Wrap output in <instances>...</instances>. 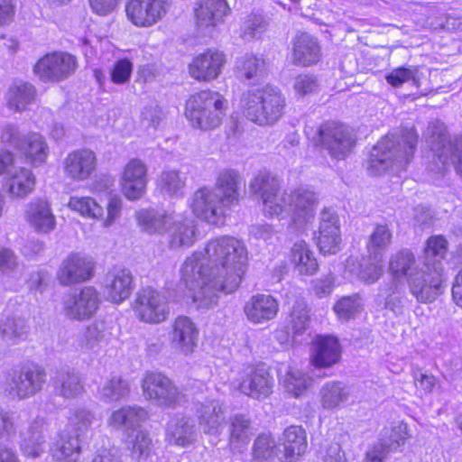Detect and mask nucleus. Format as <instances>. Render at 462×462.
Wrapping results in <instances>:
<instances>
[{"instance_id": "obj_1", "label": "nucleus", "mask_w": 462, "mask_h": 462, "mask_svg": "<svg viewBox=\"0 0 462 462\" xmlns=\"http://www.w3.org/2000/svg\"><path fill=\"white\" fill-rule=\"evenodd\" d=\"M247 261L244 243L229 236L211 239L203 251L187 257L180 276L197 308H213L218 302L219 292L228 294L236 291Z\"/></svg>"}, {"instance_id": "obj_2", "label": "nucleus", "mask_w": 462, "mask_h": 462, "mask_svg": "<svg viewBox=\"0 0 462 462\" xmlns=\"http://www.w3.org/2000/svg\"><path fill=\"white\" fill-rule=\"evenodd\" d=\"M418 141L419 134L413 126L385 135L372 149L367 161L368 173L379 176L388 170H404L413 158Z\"/></svg>"}, {"instance_id": "obj_3", "label": "nucleus", "mask_w": 462, "mask_h": 462, "mask_svg": "<svg viewBox=\"0 0 462 462\" xmlns=\"http://www.w3.org/2000/svg\"><path fill=\"white\" fill-rule=\"evenodd\" d=\"M285 97L275 87L265 86L245 92L241 97V106L245 116L259 125H272L284 114Z\"/></svg>"}, {"instance_id": "obj_4", "label": "nucleus", "mask_w": 462, "mask_h": 462, "mask_svg": "<svg viewBox=\"0 0 462 462\" xmlns=\"http://www.w3.org/2000/svg\"><path fill=\"white\" fill-rule=\"evenodd\" d=\"M227 99L217 91L204 90L192 95L185 115L195 128L208 131L217 128L226 116Z\"/></svg>"}, {"instance_id": "obj_5", "label": "nucleus", "mask_w": 462, "mask_h": 462, "mask_svg": "<svg viewBox=\"0 0 462 462\" xmlns=\"http://www.w3.org/2000/svg\"><path fill=\"white\" fill-rule=\"evenodd\" d=\"M442 263L436 260L422 266L408 278L411 293L422 303L433 302L443 293Z\"/></svg>"}, {"instance_id": "obj_6", "label": "nucleus", "mask_w": 462, "mask_h": 462, "mask_svg": "<svg viewBox=\"0 0 462 462\" xmlns=\"http://www.w3.org/2000/svg\"><path fill=\"white\" fill-rule=\"evenodd\" d=\"M321 150L336 160H344L354 149L356 137L353 130L338 122L322 124L318 131Z\"/></svg>"}, {"instance_id": "obj_7", "label": "nucleus", "mask_w": 462, "mask_h": 462, "mask_svg": "<svg viewBox=\"0 0 462 462\" xmlns=\"http://www.w3.org/2000/svg\"><path fill=\"white\" fill-rule=\"evenodd\" d=\"M238 390L254 400H264L273 392L275 381L270 367L263 364L245 365L237 375Z\"/></svg>"}, {"instance_id": "obj_8", "label": "nucleus", "mask_w": 462, "mask_h": 462, "mask_svg": "<svg viewBox=\"0 0 462 462\" xmlns=\"http://www.w3.org/2000/svg\"><path fill=\"white\" fill-rule=\"evenodd\" d=\"M144 398L155 405L174 409L180 405L183 395L174 383L166 375L157 372H147L142 380Z\"/></svg>"}, {"instance_id": "obj_9", "label": "nucleus", "mask_w": 462, "mask_h": 462, "mask_svg": "<svg viewBox=\"0 0 462 462\" xmlns=\"http://www.w3.org/2000/svg\"><path fill=\"white\" fill-rule=\"evenodd\" d=\"M77 58L64 51H54L41 58L33 67L34 74L43 82H60L73 75Z\"/></svg>"}, {"instance_id": "obj_10", "label": "nucleus", "mask_w": 462, "mask_h": 462, "mask_svg": "<svg viewBox=\"0 0 462 462\" xmlns=\"http://www.w3.org/2000/svg\"><path fill=\"white\" fill-rule=\"evenodd\" d=\"M134 309L138 319L149 324L162 323L170 315L166 296L152 287L143 288L137 292Z\"/></svg>"}, {"instance_id": "obj_11", "label": "nucleus", "mask_w": 462, "mask_h": 462, "mask_svg": "<svg viewBox=\"0 0 462 462\" xmlns=\"http://www.w3.org/2000/svg\"><path fill=\"white\" fill-rule=\"evenodd\" d=\"M429 143L435 157L443 167L451 164L462 176V137L452 139L442 126H434Z\"/></svg>"}, {"instance_id": "obj_12", "label": "nucleus", "mask_w": 462, "mask_h": 462, "mask_svg": "<svg viewBox=\"0 0 462 462\" xmlns=\"http://www.w3.org/2000/svg\"><path fill=\"white\" fill-rule=\"evenodd\" d=\"M278 179L266 171H260L250 182V191L260 196L264 214L270 217L282 216V201H284V192L280 191Z\"/></svg>"}, {"instance_id": "obj_13", "label": "nucleus", "mask_w": 462, "mask_h": 462, "mask_svg": "<svg viewBox=\"0 0 462 462\" xmlns=\"http://www.w3.org/2000/svg\"><path fill=\"white\" fill-rule=\"evenodd\" d=\"M45 383L44 368L37 365H29L13 371L8 384L10 393L22 400L40 393Z\"/></svg>"}, {"instance_id": "obj_14", "label": "nucleus", "mask_w": 462, "mask_h": 462, "mask_svg": "<svg viewBox=\"0 0 462 462\" xmlns=\"http://www.w3.org/2000/svg\"><path fill=\"white\" fill-rule=\"evenodd\" d=\"M317 196L308 189H299L291 194L284 192V201H282V215L289 214L297 228H302L312 217Z\"/></svg>"}, {"instance_id": "obj_15", "label": "nucleus", "mask_w": 462, "mask_h": 462, "mask_svg": "<svg viewBox=\"0 0 462 462\" xmlns=\"http://www.w3.org/2000/svg\"><path fill=\"white\" fill-rule=\"evenodd\" d=\"M190 207L196 217L213 225L221 222L229 210L217 192L208 187H202L195 191Z\"/></svg>"}, {"instance_id": "obj_16", "label": "nucleus", "mask_w": 462, "mask_h": 462, "mask_svg": "<svg viewBox=\"0 0 462 462\" xmlns=\"http://www.w3.org/2000/svg\"><path fill=\"white\" fill-rule=\"evenodd\" d=\"M170 0H128L127 18L138 27H150L161 21L168 12Z\"/></svg>"}, {"instance_id": "obj_17", "label": "nucleus", "mask_w": 462, "mask_h": 462, "mask_svg": "<svg viewBox=\"0 0 462 462\" xmlns=\"http://www.w3.org/2000/svg\"><path fill=\"white\" fill-rule=\"evenodd\" d=\"M100 302L97 291L92 286H85L69 295L64 302V312L70 319L86 320L96 314Z\"/></svg>"}, {"instance_id": "obj_18", "label": "nucleus", "mask_w": 462, "mask_h": 462, "mask_svg": "<svg viewBox=\"0 0 462 462\" xmlns=\"http://www.w3.org/2000/svg\"><path fill=\"white\" fill-rule=\"evenodd\" d=\"M199 427L206 435L217 436L226 424V408L219 400L205 399L193 404Z\"/></svg>"}, {"instance_id": "obj_19", "label": "nucleus", "mask_w": 462, "mask_h": 462, "mask_svg": "<svg viewBox=\"0 0 462 462\" xmlns=\"http://www.w3.org/2000/svg\"><path fill=\"white\" fill-rule=\"evenodd\" d=\"M94 268L95 264L90 257L71 253L62 261L57 278L64 286L83 282L93 276Z\"/></svg>"}, {"instance_id": "obj_20", "label": "nucleus", "mask_w": 462, "mask_h": 462, "mask_svg": "<svg viewBox=\"0 0 462 462\" xmlns=\"http://www.w3.org/2000/svg\"><path fill=\"white\" fill-rule=\"evenodd\" d=\"M51 384L55 395L65 400H72L85 393V381L75 368L64 365L51 371Z\"/></svg>"}, {"instance_id": "obj_21", "label": "nucleus", "mask_w": 462, "mask_h": 462, "mask_svg": "<svg viewBox=\"0 0 462 462\" xmlns=\"http://www.w3.org/2000/svg\"><path fill=\"white\" fill-rule=\"evenodd\" d=\"M317 245L323 254H335L340 250L341 232L339 218L331 208L320 212Z\"/></svg>"}, {"instance_id": "obj_22", "label": "nucleus", "mask_w": 462, "mask_h": 462, "mask_svg": "<svg viewBox=\"0 0 462 462\" xmlns=\"http://www.w3.org/2000/svg\"><path fill=\"white\" fill-rule=\"evenodd\" d=\"M97 158L96 153L87 148L77 149L63 161L64 174L74 181H85L96 171Z\"/></svg>"}, {"instance_id": "obj_23", "label": "nucleus", "mask_w": 462, "mask_h": 462, "mask_svg": "<svg viewBox=\"0 0 462 462\" xmlns=\"http://www.w3.org/2000/svg\"><path fill=\"white\" fill-rule=\"evenodd\" d=\"M245 185V180L237 171L225 170L219 172L212 189L230 209L238 205L243 199Z\"/></svg>"}, {"instance_id": "obj_24", "label": "nucleus", "mask_w": 462, "mask_h": 462, "mask_svg": "<svg viewBox=\"0 0 462 462\" xmlns=\"http://www.w3.org/2000/svg\"><path fill=\"white\" fill-rule=\"evenodd\" d=\"M147 184V168L139 159H132L124 168L121 186L124 195L130 200L143 197Z\"/></svg>"}, {"instance_id": "obj_25", "label": "nucleus", "mask_w": 462, "mask_h": 462, "mask_svg": "<svg viewBox=\"0 0 462 462\" xmlns=\"http://www.w3.org/2000/svg\"><path fill=\"white\" fill-rule=\"evenodd\" d=\"M198 439V430L192 418L175 415L167 423L165 439L173 446L186 448L193 445Z\"/></svg>"}, {"instance_id": "obj_26", "label": "nucleus", "mask_w": 462, "mask_h": 462, "mask_svg": "<svg viewBox=\"0 0 462 462\" xmlns=\"http://www.w3.org/2000/svg\"><path fill=\"white\" fill-rule=\"evenodd\" d=\"M224 63L223 52L208 50L194 58L189 67V74L198 80L209 81L218 77Z\"/></svg>"}, {"instance_id": "obj_27", "label": "nucleus", "mask_w": 462, "mask_h": 462, "mask_svg": "<svg viewBox=\"0 0 462 462\" xmlns=\"http://www.w3.org/2000/svg\"><path fill=\"white\" fill-rule=\"evenodd\" d=\"M106 298L114 303H120L128 299L134 285L132 273L125 268H115L105 278Z\"/></svg>"}, {"instance_id": "obj_28", "label": "nucleus", "mask_w": 462, "mask_h": 462, "mask_svg": "<svg viewBox=\"0 0 462 462\" xmlns=\"http://www.w3.org/2000/svg\"><path fill=\"white\" fill-rule=\"evenodd\" d=\"M278 311V301L267 294L254 295L244 306L245 315L254 324H263L273 319Z\"/></svg>"}, {"instance_id": "obj_29", "label": "nucleus", "mask_w": 462, "mask_h": 462, "mask_svg": "<svg viewBox=\"0 0 462 462\" xmlns=\"http://www.w3.org/2000/svg\"><path fill=\"white\" fill-rule=\"evenodd\" d=\"M198 336L199 331L189 318L180 316L175 319L171 333L173 347L184 355L190 354L197 346Z\"/></svg>"}, {"instance_id": "obj_30", "label": "nucleus", "mask_w": 462, "mask_h": 462, "mask_svg": "<svg viewBox=\"0 0 462 462\" xmlns=\"http://www.w3.org/2000/svg\"><path fill=\"white\" fill-rule=\"evenodd\" d=\"M341 356V347L337 337L319 336L312 343L311 361L315 366L329 367Z\"/></svg>"}, {"instance_id": "obj_31", "label": "nucleus", "mask_w": 462, "mask_h": 462, "mask_svg": "<svg viewBox=\"0 0 462 462\" xmlns=\"http://www.w3.org/2000/svg\"><path fill=\"white\" fill-rule=\"evenodd\" d=\"M285 304L288 307L287 330L293 336L302 334L310 321L309 310L304 299L292 292L285 295Z\"/></svg>"}, {"instance_id": "obj_32", "label": "nucleus", "mask_w": 462, "mask_h": 462, "mask_svg": "<svg viewBox=\"0 0 462 462\" xmlns=\"http://www.w3.org/2000/svg\"><path fill=\"white\" fill-rule=\"evenodd\" d=\"M228 445L234 454H241L245 449L251 436L253 427L251 419L242 413H236L229 418Z\"/></svg>"}, {"instance_id": "obj_33", "label": "nucleus", "mask_w": 462, "mask_h": 462, "mask_svg": "<svg viewBox=\"0 0 462 462\" xmlns=\"http://www.w3.org/2000/svg\"><path fill=\"white\" fill-rule=\"evenodd\" d=\"M320 58V47L316 38L307 32L297 34L293 40L292 62L295 65L310 66Z\"/></svg>"}, {"instance_id": "obj_34", "label": "nucleus", "mask_w": 462, "mask_h": 462, "mask_svg": "<svg viewBox=\"0 0 462 462\" xmlns=\"http://www.w3.org/2000/svg\"><path fill=\"white\" fill-rule=\"evenodd\" d=\"M82 439L79 435L62 430L51 449L55 462H79L82 453Z\"/></svg>"}, {"instance_id": "obj_35", "label": "nucleus", "mask_w": 462, "mask_h": 462, "mask_svg": "<svg viewBox=\"0 0 462 462\" xmlns=\"http://www.w3.org/2000/svg\"><path fill=\"white\" fill-rule=\"evenodd\" d=\"M281 462H295L307 449V435L300 426H291L283 432Z\"/></svg>"}, {"instance_id": "obj_36", "label": "nucleus", "mask_w": 462, "mask_h": 462, "mask_svg": "<svg viewBox=\"0 0 462 462\" xmlns=\"http://www.w3.org/2000/svg\"><path fill=\"white\" fill-rule=\"evenodd\" d=\"M149 418L148 411L138 405L123 406L114 411L107 420L109 426L124 430H135Z\"/></svg>"}, {"instance_id": "obj_37", "label": "nucleus", "mask_w": 462, "mask_h": 462, "mask_svg": "<svg viewBox=\"0 0 462 462\" xmlns=\"http://www.w3.org/2000/svg\"><path fill=\"white\" fill-rule=\"evenodd\" d=\"M36 179L32 171L21 167L8 173L5 186L10 197L24 199L33 191Z\"/></svg>"}, {"instance_id": "obj_38", "label": "nucleus", "mask_w": 462, "mask_h": 462, "mask_svg": "<svg viewBox=\"0 0 462 462\" xmlns=\"http://www.w3.org/2000/svg\"><path fill=\"white\" fill-rule=\"evenodd\" d=\"M26 217L30 225L40 233H49L56 225L50 205L43 199H36L27 205Z\"/></svg>"}, {"instance_id": "obj_39", "label": "nucleus", "mask_w": 462, "mask_h": 462, "mask_svg": "<svg viewBox=\"0 0 462 462\" xmlns=\"http://www.w3.org/2000/svg\"><path fill=\"white\" fill-rule=\"evenodd\" d=\"M229 7L226 0H204L196 9L197 25L199 28L215 26L227 14Z\"/></svg>"}, {"instance_id": "obj_40", "label": "nucleus", "mask_w": 462, "mask_h": 462, "mask_svg": "<svg viewBox=\"0 0 462 462\" xmlns=\"http://www.w3.org/2000/svg\"><path fill=\"white\" fill-rule=\"evenodd\" d=\"M172 214L153 208L141 209L136 213L139 226L149 234H163L167 225L172 221Z\"/></svg>"}, {"instance_id": "obj_41", "label": "nucleus", "mask_w": 462, "mask_h": 462, "mask_svg": "<svg viewBox=\"0 0 462 462\" xmlns=\"http://www.w3.org/2000/svg\"><path fill=\"white\" fill-rule=\"evenodd\" d=\"M169 231V245L171 248L189 247L196 240L197 226L195 221L184 219L173 220Z\"/></svg>"}, {"instance_id": "obj_42", "label": "nucleus", "mask_w": 462, "mask_h": 462, "mask_svg": "<svg viewBox=\"0 0 462 462\" xmlns=\"http://www.w3.org/2000/svg\"><path fill=\"white\" fill-rule=\"evenodd\" d=\"M19 152L34 166H39L46 162L49 154V147L42 135L38 133H30L24 136Z\"/></svg>"}, {"instance_id": "obj_43", "label": "nucleus", "mask_w": 462, "mask_h": 462, "mask_svg": "<svg viewBox=\"0 0 462 462\" xmlns=\"http://www.w3.org/2000/svg\"><path fill=\"white\" fill-rule=\"evenodd\" d=\"M20 438V446L25 456L37 457L44 451L45 440L39 422L33 421L21 430Z\"/></svg>"}, {"instance_id": "obj_44", "label": "nucleus", "mask_w": 462, "mask_h": 462, "mask_svg": "<svg viewBox=\"0 0 462 462\" xmlns=\"http://www.w3.org/2000/svg\"><path fill=\"white\" fill-rule=\"evenodd\" d=\"M345 268L367 284L374 283L383 274L382 266L371 259H363L362 262H358L356 258L350 256L346 259Z\"/></svg>"}, {"instance_id": "obj_45", "label": "nucleus", "mask_w": 462, "mask_h": 462, "mask_svg": "<svg viewBox=\"0 0 462 462\" xmlns=\"http://www.w3.org/2000/svg\"><path fill=\"white\" fill-rule=\"evenodd\" d=\"M187 179V174L180 171L165 170L158 179V187L165 196L180 198L184 196Z\"/></svg>"}, {"instance_id": "obj_46", "label": "nucleus", "mask_w": 462, "mask_h": 462, "mask_svg": "<svg viewBox=\"0 0 462 462\" xmlns=\"http://www.w3.org/2000/svg\"><path fill=\"white\" fill-rule=\"evenodd\" d=\"M29 331L26 320L19 317H7L0 322V337L6 345L14 346L24 340Z\"/></svg>"}, {"instance_id": "obj_47", "label": "nucleus", "mask_w": 462, "mask_h": 462, "mask_svg": "<svg viewBox=\"0 0 462 462\" xmlns=\"http://www.w3.org/2000/svg\"><path fill=\"white\" fill-rule=\"evenodd\" d=\"M36 97L35 88L28 82L15 81L8 91V106L14 111H23L34 102Z\"/></svg>"}, {"instance_id": "obj_48", "label": "nucleus", "mask_w": 462, "mask_h": 462, "mask_svg": "<svg viewBox=\"0 0 462 462\" xmlns=\"http://www.w3.org/2000/svg\"><path fill=\"white\" fill-rule=\"evenodd\" d=\"M131 391V384L128 380L122 376L114 375L106 380L98 389V395L102 402L111 403L119 402L128 397Z\"/></svg>"}, {"instance_id": "obj_49", "label": "nucleus", "mask_w": 462, "mask_h": 462, "mask_svg": "<svg viewBox=\"0 0 462 462\" xmlns=\"http://www.w3.org/2000/svg\"><path fill=\"white\" fill-rule=\"evenodd\" d=\"M351 389L341 382L327 383L320 389V403L326 410L338 408L341 403L347 402Z\"/></svg>"}, {"instance_id": "obj_50", "label": "nucleus", "mask_w": 462, "mask_h": 462, "mask_svg": "<svg viewBox=\"0 0 462 462\" xmlns=\"http://www.w3.org/2000/svg\"><path fill=\"white\" fill-rule=\"evenodd\" d=\"M291 262L300 274L312 275L318 270V262L305 241L294 244L291 249Z\"/></svg>"}, {"instance_id": "obj_51", "label": "nucleus", "mask_w": 462, "mask_h": 462, "mask_svg": "<svg viewBox=\"0 0 462 462\" xmlns=\"http://www.w3.org/2000/svg\"><path fill=\"white\" fill-rule=\"evenodd\" d=\"M406 439V424H399L393 428L389 439L380 444L381 450L375 448L373 451L367 453L368 462H382L387 453L396 451L404 444Z\"/></svg>"}, {"instance_id": "obj_52", "label": "nucleus", "mask_w": 462, "mask_h": 462, "mask_svg": "<svg viewBox=\"0 0 462 462\" xmlns=\"http://www.w3.org/2000/svg\"><path fill=\"white\" fill-rule=\"evenodd\" d=\"M418 270L415 256L409 249H402L391 257L389 271L394 279L411 278Z\"/></svg>"}, {"instance_id": "obj_53", "label": "nucleus", "mask_w": 462, "mask_h": 462, "mask_svg": "<svg viewBox=\"0 0 462 462\" xmlns=\"http://www.w3.org/2000/svg\"><path fill=\"white\" fill-rule=\"evenodd\" d=\"M337 317L342 321L356 319L364 310V299L360 293L341 297L334 305Z\"/></svg>"}, {"instance_id": "obj_54", "label": "nucleus", "mask_w": 462, "mask_h": 462, "mask_svg": "<svg viewBox=\"0 0 462 462\" xmlns=\"http://www.w3.org/2000/svg\"><path fill=\"white\" fill-rule=\"evenodd\" d=\"M280 448L274 438L268 433H262L254 439L252 456L254 460L267 461L278 456Z\"/></svg>"}, {"instance_id": "obj_55", "label": "nucleus", "mask_w": 462, "mask_h": 462, "mask_svg": "<svg viewBox=\"0 0 462 462\" xmlns=\"http://www.w3.org/2000/svg\"><path fill=\"white\" fill-rule=\"evenodd\" d=\"M263 68L264 60L252 53H246L236 61V72L241 79L256 78L263 72Z\"/></svg>"}, {"instance_id": "obj_56", "label": "nucleus", "mask_w": 462, "mask_h": 462, "mask_svg": "<svg viewBox=\"0 0 462 462\" xmlns=\"http://www.w3.org/2000/svg\"><path fill=\"white\" fill-rule=\"evenodd\" d=\"M95 414L89 410L79 408L71 413L69 423L63 430H68L83 440L86 432L91 428Z\"/></svg>"}, {"instance_id": "obj_57", "label": "nucleus", "mask_w": 462, "mask_h": 462, "mask_svg": "<svg viewBox=\"0 0 462 462\" xmlns=\"http://www.w3.org/2000/svg\"><path fill=\"white\" fill-rule=\"evenodd\" d=\"M68 206L84 217L99 218L103 216V208L89 197H70Z\"/></svg>"}, {"instance_id": "obj_58", "label": "nucleus", "mask_w": 462, "mask_h": 462, "mask_svg": "<svg viewBox=\"0 0 462 462\" xmlns=\"http://www.w3.org/2000/svg\"><path fill=\"white\" fill-rule=\"evenodd\" d=\"M312 383L311 378L299 370H289L283 381L285 390L293 396L301 395Z\"/></svg>"}, {"instance_id": "obj_59", "label": "nucleus", "mask_w": 462, "mask_h": 462, "mask_svg": "<svg viewBox=\"0 0 462 462\" xmlns=\"http://www.w3.org/2000/svg\"><path fill=\"white\" fill-rule=\"evenodd\" d=\"M105 326L103 323L94 322L87 327L79 337V346L82 351L94 349L104 337Z\"/></svg>"}, {"instance_id": "obj_60", "label": "nucleus", "mask_w": 462, "mask_h": 462, "mask_svg": "<svg viewBox=\"0 0 462 462\" xmlns=\"http://www.w3.org/2000/svg\"><path fill=\"white\" fill-rule=\"evenodd\" d=\"M392 241V232L387 225H377L369 237L367 249L372 254L387 248Z\"/></svg>"}, {"instance_id": "obj_61", "label": "nucleus", "mask_w": 462, "mask_h": 462, "mask_svg": "<svg viewBox=\"0 0 462 462\" xmlns=\"http://www.w3.org/2000/svg\"><path fill=\"white\" fill-rule=\"evenodd\" d=\"M18 418L11 411H0V444L11 442L16 436Z\"/></svg>"}, {"instance_id": "obj_62", "label": "nucleus", "mask_w": 462, "mask_h": 462, "mask_svg": "<svg viewBox=\"0 0 462 462\" xmlns=\"http://www.w3.org/2000/svg\"><path fill=\"white\" fill-rule=\"evenodd\" d=\"M418 69L416 68L399 67L393 69L385 76L388 84L394 88L402 86L405 82L411 81L413 86L419 87V79H417Z\"/></svg>"}, {"instance_id": "obj_63", "label": "nucleus", "mask_w": 462, "mask_h": 462, "mask_svg": "<svg viewBox=\"0 0 462 462\" xmlns=\"http://www.w3.org/2000/svg\"><path fill=\"white\" fill-rule=\"evenodd\" d=\"M267 26L268 23L263 16L251 14L244 23L241 37L245 41L259 38L266 31Z\"/></svg>"}, {"instance_id": "obj_64", "label": "nucleus", "mask_w": 462, "mask_h": 462, "mask_svg": "<svg viewBox=\"0 0 462 462\" xmlns=\"http://www.w3.org/2000/svg\"><path fill=\"white\" fill-rule=\"evenodd\" d=\"M131 455L134 459L147 457L151 451L152 439L149 433L139 430L134 437L129 440Z\"/></svg>"}]
</instances>
